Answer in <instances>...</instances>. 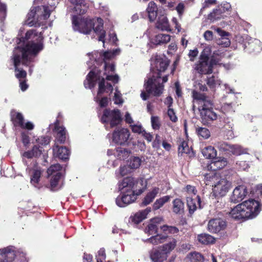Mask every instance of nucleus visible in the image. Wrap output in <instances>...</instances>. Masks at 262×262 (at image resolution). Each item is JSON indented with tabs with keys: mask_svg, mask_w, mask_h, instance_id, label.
I'll return each instance as SVG.
<instances>
[{
	"mask_svg": "<svg viewBox=\"0 0 262 262\" xmlns=\"http://www.w3.org/2000/svg\"><path fill=\"white\" fill-rule=\"evenodd\" d=\"M62 177V174L60 172H56L53 174L50 179V189L52 191H57L59 189L58 183Z\"/></svg>",
	"mask_w": 262,
	"mask_h": 262,
	"instance_id": "obj_36",
	"label": "nucleus"
},
{
	"mask_svg": "<svg viewBox=\"0 0 262 262\" xmlns=\"http://www.w3.org/2000/svg\"><path fill=\"white\" fill-rule=\"evenodd\" d=\"M249 48L253 52H259L261 50V47L260 46V42L258 41L250 43L249 44Z\"/></svg>",
	"mask_w": 262,
	"mask_h": 262,
	"instance_id": "obj_56",
	"label": "nucleus"
},
{
	"mask_svg": "<svg viewBox=\"0 0 262 262\" xmlns=\"http://www.w3.org/2000/svg\"><path fill=\"white\" fill-rule=\"evenodd\" d=\"M220 82L218 77L214 75L208 77L207 79V84L211 89H214L217 85H220Z\"/></svg>",
	"mask_w": 262,
	"mask_h": 262,
	"instance_id": "obj_46",
	"label": "nucleus"
},
{
	"mask_svg": "<svg viewBox=\"0 0 262 262\" xmlns=\"http://www.w3.org/2000/svg\"><path fill=\"white\" fill-rule=\"evenodd\" d=\"M53 132L54 134L56 140L60 144L65 143L67 139V130L63 126L60 125V121L58 119H56L54 123Z\"/></svg>",
	"mask_w": 262,
	"mask_h": 262,
	"instance_id": "obj_13",
	"label": "nucleus"
},
{
	"mask_svg": "<svg viewBox=\"0 0 262 262\" xmlns=\"http://www.w3.org/2000/svg\"><path fill=\"white\" fill-rule=\"evenodd\" d=\"M221 54L216 51L214 52L212 55L210 54L209 61L213 69L214 66L220 63V62L221 61Z\"/></svg>",
	"mask_w": 262,
	"mask_h": 262,
	"instance_id": "obj_44",
	"label": "nucleus"
},
{
	"mask_svg": "<svg viewBox=\"0 0 262 262\" xmlns=\"http://www.w3.org/2000/svg\"><path fill=\"white\" fill-rule=\"evenodd\" d=\"M204 256L200 253L193 252L192 253L191 262H204Z\"/></svg>",
	"mask_w": 262,
	"mask_h": 262,
	"instance_id": "obj_55",
	"label": "nucleus"
},
{
	"mask_svg": "<svg viewBox=\"0 0 262 262\" xmlns=\"http://www.w3.org/2000/svg\"><path fill=\"white\" fill-rule=\"evenodd\" d=\"M97 79L99 80L98 90L97 92L98 97L102 95L105 92L106 89L110 91L111 93L113 92L114 88L112 84L111 83L107 82L105 85V81L104 77H100V76H99Z\"/></svg>",
	"mask_w": 262,
	"mask_h": 262,
	"instance_id": "obj_23",
	"label": "nucleus"
},
{
	"mask_svg": "<svg viewBox=\"0 0 262 262\" xmlns=\"http://www.w3.org/2000/svg\"><path fill=\"white\" fill-rule=\"evenodd\" d=\"M187 205L188 208L189 213L191 216L196 210L198 207L201 208V199L200 196L198 195L195 199L187 197Z\"/></svg>",
	"mask_w": 262,
	"mask_h": 262,
	"instance_id": "obj_21",
	"label": "nucleus"
},
{
	"mask_svg": "<svg viewBox=\"0 0 262 262\" xmlns=\"http://www.w3.org/2000/svg\"><path fill=\"white\" fill-rule=\"evenodd\" d=\"M198 241L203 245L213 244L215 242V238L208 233H201L197 236Z\"/></svg>",
	"mask_w": 262,
	"mask_h": 262,
	"instance_id": "obj_34",
	"label": "nucleus"
},
{
	"mask_svg": "<svg viewBox=\"0 0 262 262\" xmlns=\"http://www.w3.org/2000/svg\"><path fill=\"white\" fill-rule=\"evenodd\" d=\"M168 243L163 244L162 246H160L166 254L168 255L176 248L177 244V241L176 238L168 236Z\"/></svg>",
	"mask_w": 262,
	"mask_h": 262,
	"instance_id": "obj_30",
	"label": "nucleus"
},
{
	"mask_svg": "<svg viewBox=\"0 0 262 262\" xmlns=\"http://www.w3.org/2000/svg\"><path fill=\"white\" fill-rule=\"evenodd\" d=\"M100 121L103 124L109 123L111 128L116 127L122 121L121 112L119 109L105 108L103 111Z\"/></svg>",
	"mask_w": 262,
	"mask_h": 262,
	"instance_id": "obj_5",
	"label": "nucleus"
},
{
	"mask_svg": "<svg viewBox=\"0 0 262 262\" xmlns=\"http://www.w3.org/2000/svg\"><path fill=\"white\" fill-rule=\"evenodd\" d=\"M158 8L154 2H150L146 9L150 21H154L157 16Z\"/></svg>",
	"mask_w": 262,
	"mask_h": 262,
	"instance_id": "obj_33",
	"label": "nucleus"
},
{
	"mask_svg": "<svg viewBox=\"0 0 262 262\" xmlns=\"http://www.w3.org/2000/svg\"><path fill=\"white\" fill-rule=\"evenodd\" d=\"M104 69L105 72L104 73L103 75H106V73L110 74V73H114L115 71V65L113 63L110 64L107 62H105Z\"/></svg>",
	"mask_w": 262,
	"mask_h": 262,
	"instance_id": "obj_54",
	"label": "nucleus"
},
{
	"mask_svg": "<svg viewBox=\"0 0 262 262\" xmlns=\"http://www.w3.org/2000/svg\"><path fill=\"white\" fill-rule=\"evenodd\" d=\"M171 196L170 195H165L157 199L153 204V209L158 210L162 207L165 203L170 201Z\"/></svg>",
	"mask_w": 262,
	"mask_h": 262,
	"instance_id": "obj_41",
	"label": "nucleus"
},
{
	"mask_svg": "<svg viewBox=\"0 0 262 262\" xmlns=\"http://www.w3.org/2000/svg\"><path fill=\"white\" fill-rule=\"evenodd\" d=\"M158 230L157 225L154 224H149L145 228V232L148 234H155L157 233Z\"/></svg>",
	"mask_w": 262,
	"mask_h": 262,
	"instance_id": "obj_53",
	"label": "nucleus"
},
{
	"mask_svg": "<svg viewBox=\"0 0 262 262\" xmlns=\"http://www.w3.org/2000/svg\"><path fill=\"white\" fill-rule=\"evenodd\" d=\"M192 97L200 105L199 110L202 123L206 125H211L218 118L217 114L213 110V102L205 94L196 91L192 92Z\"/></svg>",
	"mask_w": 262,
	"mask_h": 262,
	"instance_id": "obj_2",
	"label": "nucleus"
},
{
	"mask_svg": "<svg viewBox=\"0 0 262 262\" xmlns=\"http://www.w3.org/2000/svg\"><path fill=\"white\" fill-rule=\"evenodd\" d=\"M172 212L176 214H183L184 213V203L179 198L173 200Z\"/></svg>",
	"mask_w": 262,
	"mask_h": 262,
	"instance_id": "obj_31",
	"label": "nucleus"
},
{
	"mask_svg": "<svg viewBox=\"0 0 262 262\" xmlns=\"http://www.w3.org/2000/svg\"><path fill=\"white\" fill-rule=\"evenodd\" d=\"M42 174V171L40 168H36L32 170V174L31 177V183L34 186H37L40 181V179Z\"/></svg>",
	"mask_w": 262,
	"mask_h": 262,
	"instance_id": "obj_38",
	"label": "nucleus"
},
{
	"mask_svg": "<svg viewBox=\"0 0 262 262\" xmlns=\"http://www.w3.org/2000/svg\"><path fill=\"white\" fill-rule=\"evenodd\" d=\"M116 92L114 94V101L116 104H122L123 103V100L121 97V94L118 91L117 88L116 89Z\"/></svg>",
	"mask_w": 262,
	"mask_h": 262,
	"instance_id": "obj_57",
	"label": "nucleus"
},
{
	"mask_svg": "<svg viewBox=\"0 0 262 262\" xmlns=\"http://www.w3.org/2000/svg\"><path fill=\"white\" fill-rule=\"evenodd\" d=\"M184 189L189 194L195 195L197 193V190L195 187L190 185H187Z\"/></svg>",
	"mask_w": 262,
	"mask_h": 262,
	"instance_id": "obj_63",
	"label": "nucleus"
},
{
	"mask_svg": "<svg viewBox=\"0 0 262 262\" xmlns=\"http://www.w3.org/2000/svg\"><path fill=\"white\" fill-rule=\"evenodd\" d=\"M150 208H147L144 210L136 213L133 216H131L129 219L132 223L138 224L146 218L147 215L150 212Z\"/></svg>",
	"mask_w": 262,
	"mask_h": 262,
	"instance_id": "obj_24",
	"label": "nucleus"
},
{
	"mask_svg": "<svg viewBox=\"0 0 262 262\" xmlns=\"http://www.w3.org/2000/svg\"><path fill=\"white\" fill-rule=\"evenodd\" d=\"M167 115L169 118V119L172 122H176L178 121V118L176 115V113L172 108H169L167 111Z\"/></svg>",
	"mask_w": 262,
	"mask_h": 262,
	"instance_id": "obj_60",
	"label": "nucleus"
},
{
	"mask_svg": "<svg viewBox=\"0 0 262 262\" xmlns=\"http://www.w3.org/2000/svg\"><path fill=\"white\" fill-rule=\"evenodd\" d=\"M171 38L170 35L165 34H158L155 35L150 40V47L155 48L158 45L166 44L170 41Z\"/></svg>",
	"mask_w": 262,
	"mask_h": 262,
	"instance_id": "obj_18",
	"label": "nucleus"
},
{
	"mask_svg": "<svg viewBox=\"0 0 262 262\" xmlns=\"http://www.w3.org/2000/svg\"><path fill=\"white\" fill-rule=\"evenodd\" d=\"M144 85L146 92H142L141 93V97L143 100H146L149 98L150 94L159 97L163 92L164 85L158 81V78H149L145 82Z\"/></svg>",
	"mask_w": 262,
	"mask_h": 262,
	"instance_id": "obj_4",
	"label": "nucleus"
},
{
	"mask_svg": "<svg viewBox=\"0 0 262 262\" xmlns=\"http://www.w3.org/2000/svg\"><path fill=\"white\" fill-rule=\"evenodd\" d=\"M129 131L127 128H121L115 130L112 134L113 141L117 144L125 145L129 137Z\"/></svg>",
	"mask_w": 262,
	"mask_h": 262,
	"instance_id": "obj_11",
	"label": "nucleus"
},
{
	"mask_svg": "<svg viewBox=\"0 0 262 262\" xmlns=\"http://www.w3.org/2000/svg\"><path fill=\"white\" fill-rule=\"evenodd\" d=\"M229 190V184L227 180L222 179L214 185L213 189V195L215 197L223 196Z\"/></svg>",
	"mask_w": 262,
	"mask_h": 262,
	"instance_id": "obj_16",
	"label": "nucleus"
},
{
	"mask_svg": "<svg viewBox=\"0 0 262 262\" xmlns=\"http://www.w3.org/2000/svg\"><path fill=\"white\" fill-rule=\"evenodd\" d=\"M138 182L135 179L131 177H127L123 179L118 185L119 190L121 192L127 191L138 192L137 189L135 190L136 185Z\"/></svg>",
	"mask_w": 262,
	"mask_h": 262,
	"instance_id": "obj_12",
	"label": "nucleus"
},
{
	"mask_svg": "<svg viewBox=\"0 0 262 262\" xmlns=\"http://www.w3.org/2000/svg\"><path fill=\"white\" fill-rule=\"evenodd\" d=\"M161 143V138L158 135L156 134L155 139L152 142V147L156 149H159L160 147V145Z\"/></svg>",
	"mask_w": 262,
	"mask_h": 262,
	"instance_id": "obj_62",
	"label": "nucleus"
},
{
	"mask_svg": "<svg viewBox=\"0 0 262 262\" xmlns=\"http://www.w3.org/2000/svg\"><path fill=\"white\" fill-rule=\"evenodd\" d=\"M70 2L74 5V11L76 13L81 15L87 12L88 6L84 0H70Z\"/></svg>",
	"mask_w": 262,
	"mask_h": 262,
	"instance_id": "obj_20",
	"label": "nucleus"
},
{
	"mask_svg": "<svg viewBox=\"0 0 262 262\" xmlns=\"http://www.w3.org/2000/svg\"><path fill=\"white\" fill-rule=\"evenodd\" d=\"M156 27L162 31H171L168 19L164 15H161L158 17Z\"/></svg>",
	"mask_w": 262,
	"mask_h": 262,
	"instance_id": "obj_26",
	"label": "nucleus"
},
{
	"mask_svg": "<svg viewBox=\"0 0 262 262\" xmlns=\"http://www.w3.org/2000/svg\"><path fill=\"white\" fill-rule=\"evenodd\" d=\"M106 76L105 78V80H107L108 81H111L114 84L118 83L119 80V76L117 74L115 75H110V74H107L105 75Z\"/></svg>",
	"mask_w": 262,
	"mask_h": 262,
	"instance_id": "obj_58",
	"label": "nucleus"
},
{
	"mask_svg": "<svg viewBox=\"0 0 262 262\" xmlns=\"http://www.w3.org/2000/svg\"><path fill=\"white\" fill-rule=\"evenodd\" d=\"M17 42L19 45L15 48L11 60L14 66L15 77L21 80L26 79L27 72L23 69H19V66L21 63L25 66H28L34 61L35 58L43 49V37L41 32L38 33L36 30H29L25 36L17 37Z\"/></svg>",
	"mask_w": 262,
	"mask_h": 262,
	"instance_id": "obj_1",
	"label": "nucleus"
},
{
	"mask_svg": "<svg viewBox=\"0 0 262 262\" xmlns=\"http://www.w3.org/2000/svg\"><path fill=\"white\" fill-rule=\"evenodd\" d=\"M197 135L204 139H208L210 137V132L208 129L205 127H198L196 128Z\"/></svg>",
	"mask_w": 262,
	"mask_h": 262,
	"instance_id": "obj_48",
	"label": "nucleus"
},
{
	"mask_svg": "<svg viewBox=\"0 0 262 262\" xmlns=\"http://www.w3.org/2000/svg\"><path fill=\"white\" fill-rule=\"evenodd\" d=\"M141 163V160L138 157H131L130 160L128 161V166L130 169L138 168Z\"/></svg>",
	"mask_w": 262,
	"mask_h": 262,
	"instance_id": "obj_47",
	"label": "nucleus"
},
{
	"mask_svg": "<svg viewBox=\"0 0 262 262\" xmlns=\"http://www.w3.org/2000/svg\"><path fill=\"white\" fill-rule=\"evenodd\" d=\"M159 191V188L158 187H154L151 191L147 193L143 200L142 204L146 206L151 203L158 194Z\"/></svg>",
	"mask_w": 262,
	"mask_h": 262,
	"instance_id": "obj_35",
	"label": "nucleus"
},
{
	"mask_svg": "<svg viewBox=\"0 0 262 262\" xmlns=\"http://www.w3.org/2000/svg\"><path fill=\"white\" fill-rule=\"evenodd\" d=\"M73 27L74 30L85 34L91 33L94 26V20L92 19L73 15L72 18Z\"/></svg>",
	"mask_w": 262,
	"mask_h": 262,
	"instance_id": "obj_6",
	"label": "nucleus"
},
{
	"mask_svg": "<svg viewBox=\"0 0 262 262\" xmlns=\"http://www.w3.org/2000/svg\"><path fill=\"white\" fill-rule=\"evenodd\" d=\"M21 139L23 143L25 146H26L30 143V138L28 134L23 132L21 133Z\"/></svg>",
	"mask_w": 262,
	"mask_h": 262,
	"instance_id": "obj_64",
	"label": "nucleus"
},
{
	"mask_svg": "<svg viewBox=\"0 0 262 262\" xmlns=\"http://www.w3.org/2000/svg\"><path fill=\"white\" fill-rule=\"evenodd\" d=\"M178 142V155L182 156L184 154L189 155L190 154L191 148H190L188 142L183 138H180Z\"/></svg>",
	"mask_w": 262,
	"mask_h": 262,
	"instance_id": "obj_29",
	"label": "nucleus"
},
{
	"mask_svg": "<svg viewBox=\"0 0 262 262\" xmlns=\"http://www.w3.org/2000/svg\"><path fill=\"white\" fill-rule=\"evenodd\" d=\"M239 206H241L240 210H241V212L242 213V215L243 216L244 220H246L248 219H250V217H251L252 213H249V212L248 213V212L246 211V210L245 209V207H244L245 206H244V204H243V203L239 204Z\"/></svg>",
	"mask_w": 262,
	"mask_h": 262,
	"instance_id": "obj_61",
	"label": "nucleus"
},
{
	"mask_svg": "<svg viewBox=\"0 0 262 262\" xmlns=\"http://www.w3.org/2000/svg\"><path fill=\"white\" fill-rule=\"evenodd\" d=\"M211 163V168L217 170L224 168L228 163L227 159L224 157H215Z\"/></svg>",
	"mask_w": 262,
	"mask_h": 262,
	"instance_id": "obj_28",
	"label": "nucleus"
},
{
	"mask_svg": "<svg viewBox=\"0 0 262 262\" xmlns=\"http://www.w3.org/2000/svg\"><path fill=\"white\" fill-rule=\"evenodd\" d=\"M202 153L206 159H213L216 156V151L212 146H208L202 149Z\"/></svg>",
	"mask_w": 262,
	"mask_h": 262,
	"instance_id": "obj_39",
	"label": "nucleus"
},
{
	"mask_svg": "<svg viewBox=\"0 0 262 262\" xmlns=\"http://www.w3.org/2000/svg\"><path fill=\"white\" fill-rule=\"evenodd\" d=\"M98 25L96 27H93L92 30L98 35V40L102 41L103 43L105 42V37L106 32L103 29V20L102 18H98Z\"/></svg>",
	"mask_w": 262,
	"mask_h": 262,
	"instance_id": "obj_25",
	"label": "nucleus"
},
{
	"mask_svg": "<svg viewBox=\"0 0 262 262\" xmlns=\"http://www.w3.org/2000/svg\"><path fill=\"white\" fill-rule=\"evenodd\" d=\"M161 229L163 232H167L168 233L171 234H177L179 232V229L177 227L167 225L162 226Z\"/></svg>",
	"mask_w": 262,
	"mask_h": 262,
	"instance_id": "obj_49",
	"label": "nucleus"
},
{
	"mask_svg": "<svg viewBox=\"0 0 262 262\" xmlns=\"http://www.w3.org/2000/svg\"><path fill=\"white\" fill-rule=\"evenodd\" d=\"M244 207L248 213H252V219L256 216L261 211V204L259 202L254 199H249L243 202Z\"/></svg>",
	"mask_w": 262,
	"mask_h": 262,
	"instance_id": "obj_14",
	"label": "nucleus"
},
{
	"mask_svg": "<svg viewBox=\"0 0 262 262\" xmlns=\"http://www.w3.org/2000/svg\"><path fill=\"white\" fill-rule=\"evenodd\" d=\"M170 63V60L165 56H161L156 55L154 61V65L156 70L158 71L156 73V76L153 75L151 78L153 79H158L159 81L161 77V72H164L167 69Z\"/></svg>",
	"mask_w": 262,
	"mask_h": 262,
	"instance_id": "obj_9",
	"label": "nucleus"
},
{
	"mask_svg": "<svg viewBox=\"0 0 262 262\" xmlns=\"http://www.w3.org/2000/svg\"><path fill=\"white\" fill-rule=\"evenodd\" d=\"M15 256L14 251L3 249L0 252V262H13Z\"/></svg>",
	"mask_w": 262,
	"mask_h": 262,
	"instance_id": "obj_27",
	"label": "nucleus"
},
{
	"mask_svg": "<svg viewBox=\"0 0 262 262\" xmlns=\"http://www.w3.org/2000/svg\"><path fill=\"white\" fill-rule=\"evenodd\" d=\"M168 238V235H165L161 234H157L155 236H152L147 239V241L153 245H158L163 243L167 241Z\"/></svg>",
	"mask_w": 262,
	"mask_h": 262,
	"instance_id": "obj_37",
	"label": "nucleus"
},
{
	"mask_svg": "<svg viewBox=\"0 0 262 262\" xmlns=\"http://www.w3.org/2000/svg\"><path fill=\"white\" fill-rule=\"evenodd\" d=\"M105 250L104 248H100L96 255L97 262H103L106 258Z\"/></svg>",
	"mask_w": 262,
	"mask_h": 262,
	"instance_id": "obj_51",
	"label": "nucleus"
},
{
	"mask_svg": "<svg viewBox=\"0 0 262 262\" xmlns=\"http://www.w3.org/2000/svg\"><path fill=\"white\" fill-rule=\"evenodd\" d=\"M99 56L101 58V61L105 63V62H106L105 60L110 59L113 56V54L110 52L105 51L103 53H100Z\"/></svg>",
	"mask_w": 262,
	"mask_h": 262,
	"instance_id": "obj_59",
	"label": "nucleus"
},
{
	"mask_svg": "<svg viewBox=\"0 0 262 262\" xmlns=\"http://www.w3.org/2000/svg\"><path fill=\"white\" fill-rule=\"evenodd\" d=\"M159 246L153 248L149 252V257L152 262H163L166 260L168 256Z\"/></svg>",
	"mask_w": 262,
	"mask_h": 262,
	"instance_id": "obj_17",
	"label": "nucleus"
},
{
	"mask_svg": "<svg viewBox=\"0 0 262 262\" xmlns=\"http://www.w3.org/2000/svg\"><path fill=\"white\" fill-rule=\"evenodd\" d=\"M244 153L242 147L238 145H231L229 154L235 156H239Z\"/></svg>",
	"mask_w": 262,
	"mask_h": 262,
	"instance_id": "obj_50",
	"label": "nucleus"
},
{
	"mask_svg": "<svg viewBox=\"0 0 262 262\" xmlns=\"http://www.w3.org/2000/svg\"><path fill=\"white\" fill-rule=\"evenodd\" d=\"M53 152L54 156L61 160L69 159L70 150L65 146H59L58 145L55 144L53 146Z\"/></svg>",
	"mask_w": 262,
	"mask_h": 262,
	"instance_id": "obj_19",
	"label": "nucleus"
},
{
	"mask_svg": "<svg viewBox=\"0 0 262 262\" xmlns=\"http://www.w3.org/2000/svg\"><path fill=\"white\" fill-rule=\"evenodd\" d=\"M10 116L11 121L15 127H20L29 130L34 129V125L32 122L28 121L25 123V119L21 113L12 110L10 113Z\"/></svg>",
	"mask_w": 262,
	"mask_h": 262,
	"instance_id": "obj_8",
	"label": "nucleus"
},
{
	"mask_svg": "<svg viewBox=\"0 0 262 262\" xmlns=\"http://www.w3.org/2000/svg\"><path fill=\"white\" fill-rule=\"evenodd\" d=\"M215 145L220 151L224 152L225 154H229L231 145L224 141H220L215 143Z\"/></svg>",
	"mask_w": 262,
	"mask_h": 262,
	"instance_id": "obj_45",
	"label": "nucleus"
},
{
	"mask_svg": "<svg viewBox=\"0 0 262 262\" xmlns=\"http://www.w3.org/2000/svg\"><path fill=\"white\" fill-rule=\"evenodd\" d=\"M241 206L237 205L234 208L231 209L230 212V216L235 220H244L242 213L240 210Z\"/></svg>",
	"mask_w": 262,
	"mask_h": 262,
	"instance_id": "obj_43",
	"label": "nucleus"
},
{
	"mask_svg": "<svg viewBox=\"0 0 262 262\" xmlns=\"http://www.w3.org/2000/svg\"><path fill=\"white\" fill-rule=\"evenodd\" d=\"M248 194L247 189L245 185H239L236 187L233 191L230 197L232 202L236 203L241 202Z\"/></svg>",
	"mask_w": 262,
	"mask_h": 262,
	"instance_id": "obj_15",
	"label": "nucleus"
},
{
	"mask_svg": "<svg viewBox=\"0 0 262 262\" xmlns=\"http://www.w3.org/2000/svg\"><path fill=\"white\" fill-rule=\"evenodd\" d=\"M41 11V8L40 6L32 7L30 11L27 15L26 23L30 27L36 26L37 21L35 19V15Z\"/></svg>",
	"mask_w": 262,
	"mask_h": 262,
	"instance_id": "obj_22",
	"label": "nucleus"
},
{
	"mask_svg": "<svg viewBox=\"0 0 262 262\" xmlns=\"http://www.w3.org/2000/svg\"><path fill=\"white\" fill-rule=\"evenodd\" d=\"M211 50L209 47L203 49L200 54L199 60L194 64V70L201 75L210 74L213 72V69L209 61Z\"/></svg>",
	"mask_w": 262,
	"mask_h": 262,
	"instance_id": "obj_3",
	"label": "nucleus"
},
{
	"mask_svg": "<svg viewBox=\"0 0 262 262\" xmlns=\"http://www.w3.org/2000/svg\"><path fill=\"white\" fill-rule=\"evenodd\" d=\"M42 150V147L34 145L31 150L25 151L23 156L28 159H31L33 157L38 158L41 155Z\"/></svg>",
	"mask_w": 262,
	"mask_h": 262,
	"instance_id": "obj_32",
	"label": "nucleus"
},
{
	"mask_svg": "<svg viewBox=\"0 0 262 262\" xmlns=\"http://www.w3.org/2000/svg\"><path fill=\"white\" fill-rule=\"evenodd\" d=\"M131 150L122 147H118L116 149V155L118 159L124 160L127 159L130 154Z\"/></svg>",
	"mask_w": 262,
	"mask_h": 262,
	"instance_id": "obj_40",
	"label": "nucleus"
},
{
	"mask_svg": "<svg viewBox=\"0 0 262 262\" xmlns=\"http://www.w3.org/2000/svg\"><path fill=\"white\" fill-rule=\"evenodd\" d=\"M145 188L138 190V192L127 191L121 192V196H118L116 199V204L120 207H124L128 204L134 202L137 199V196L141 194L145 190Z\"/></svg>",
	"mask_w": 262,
	"mask_h": 262,
	"instance_id": "obj_7",
	"label": "nucleus"
},
{
	"mask_svg": "<svg viewBox=\"0 0 262 262\" xmlns=\"http://www.w3.org/2000/svg\"><path fill=\"white\" fill-rule=\"evenodd\" d=\"M151 123L152 127L154 129L158 130L160 128L161 123L160 118L158 116H151Z\"/></svg>",
	"mask_w": 262,
	"mask_h": 262,
	"instance_id": "obj_52",
	"label": "nucleus"
},
{
	"mask_svg": "<svg viewBox=\"0 0 262 262\" xmlns=\"http://www.w3.org/2000/svg\"><path fill=\"white\" fill-rule=\"evenodd\" d=\"M227 226V222L221 218L210 220L207 224V230L211 233H219L224 231Z\"/></svg>",
	"mask_w": 262,
	"mask_h": 262,
	"instance_id": "obj_10",
	"label": "nucleus"
},
{
	"mask_svg": "<svg viewBox=\"0 0 262 262\" xmlns=\"http://www.w3.org/2000/svg\"><path fill=\"white\" fill-rule=\"evenodd\" d=\"M223 12L221 9H213V11L208 14L207 18L211 21L213 22L223 18Z\"/></svg>",
	"mask_w": 262,
	"mask_h": 262,
	"instance_id": "obj_42",
	"label": "nucleus"
}]
</instances>
